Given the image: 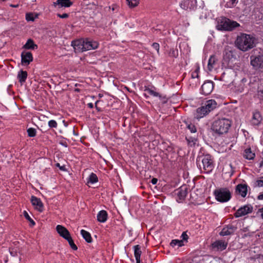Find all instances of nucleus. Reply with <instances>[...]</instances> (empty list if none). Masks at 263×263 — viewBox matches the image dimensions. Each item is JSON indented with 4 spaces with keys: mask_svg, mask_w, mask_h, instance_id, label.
Masks as SVG:
<instances>
[{
    "mask_svg": "<svg viewBox=\"0 0 263 263\" xmlns=\"http://www.w3.org/2000/svg\"><path fill=\"white\" fill-rule=\"evenodd\" d=\"M71 45L76 52H82L98 48L99 43L96 41L86 39L73 41L71 42Z\"/></svg>",
    "mask_w": 263,
    "mask_h": 263,
    "instance_id": "1",
    "label": "nucleus"
},
{
    "mask_svg": "<svg viewBox=\"0 0 263 263\" xmlns=\"http://www.w3.org/2000/svg\"><path fill=\"white\" fill-rule=\"evenodd\" d=\"M235 45L238 49L246 51L253 48L255 45V38L250 34L240 33L237 36Z\"/></svg>",
    "mask_w": 263,
    "mask_h": 263,
    "instance_id": "2",
    "label": "nucleus"
},
{
    "mask_svg": "<svg viewBox=\"0 0 263 263\" xmlns=\"http://www.w3.org/2000/svg\"><path fill=\"white\" fill-rule=\"evenodd\" d=\"M231 124L232 122L230 119L222 118L214 121L212 129L215 133L222 135L228 133Z\"/></svg>",
    "mask_w": 263,
    "mask_h": 263,
    "instance_id": "3",
    "label": "nucleus"
},
{
    "mask_svg": "<svg viewBox=\"0 0 263 263\" xmlns=\"http://www.w3.org/2000/svg\"><path fill=\"white\" fill-rule=\"evenodd\" d=\"M197 165L202 172L211 173L214 167L213 160L209 155L197 159Z\"/></svg>",
    "mask_w": 263,
    "mask_h": 263,
    "instance_id": "4",
    "label": "nucleus"
},
{
    "mask_svg": "<svg viewBox=\"0 0 263 263\" xmlns=\"http://www.w3.org/2000/svg\"><path fill=\"white\" fill-rule=\"evenodd\" d=\"M239 24L236 21L231 20L228 17H219L217 20L216 28L220 31H232Z\"/></svg>",
    "mask_w": 263,
    "mask_h": 263,
    "instance_id": "5",
    "label": "nucleus"
},
{
    "mask_svg": "<svg viewBox=\"0 0 263 263\" xmlns=\"http://www.w3.org/2000/svg\"><path fill=\"white\" fill-rule=\"evenodd\" d=\"M216 200L220 202L228 201L231 197V193L227 188H221L217 189L214 192Z\"/></svg>",
    "mask_w": 263,
    "mask_h": 263,
    "instance_id": "6",
    "label": "nucleus"
},
{
    "mask_svg": "<svg viewBox=\"0 0 263 263\" xmlns=\"http://www.w3.org/2000/svg\"><path fill=\"white\" fill-rule=\"evenodd\" d=\"M180 6L181 8L185 10H194L197 8V0H182Z\"/></svg>",
    "mask_w": 263,
    "mask_h": 263,
    "instance_id": "7",
    "label": "nucleus"
},
{
    "mask_svg": "<svg viewBox=\"0 0 263 263\" xmlns=\"http://www.w3.org/2000/svg\"><path fill=\"white\" fill-rule=\"evenodd\" d=\"M251 65L255 69H263V54L251 57Z\"/></svg>",
    "mask_w": 263,
    "mask_h": 263,
    "instance_id": "8",
    "label": "nucleus"
},
{
    "mask_svg": "<svg viewBox=\"0 0 263 263\" xmlns=\"http://www.w3.org/2000/svg\"><path fill=\"white\" fill-rule=\"evenodd\" d=\"M252 211L253 207L251 205H245L239 208L234 216L236 218L242 217L252 213Z\"/></svg>",
    "mask_w": 263,
    "mask_h": 263,
    "instance_id": "9",
    "label": "nucleus"
},
{
    "mask_svg": "<svg viewBox=\"0 0 263 263\" xmlns=\"http://www.w3.org/2000/svg\"><path fill=\"white\" fill-rule=\"evenodd\" d=\"M176 195V200L178 202H182L187 195V188L186 186H181L175 192Z\"/></svg>",
    "mask_w": 263,
    "mask_h": 263,
    "instance_id": "10",
    "label": "nucleus"
},
{
    "mask_svg": "<svg viewBox=\"0 0 263 263\" xmlns=\"http://www.w3.org/2000/svg\"><path fill=\"white\" fill-rule=\"evenodd\" d=\"M214 84L213 82L211 81H206L201 86V93L204 95H209L212 92Z\"/></svg>",
    "mask_w": 263,
    "mask_h": 263,
    "instance_id": "11",
    "label": "nucleus"
},
{
    "mask_svg": "<svg viewBox=\"0 0 263 263\" xmlns=\"http://www.w3.org/2000/svg\"><path fill=\"white\" fill-rule=\"evenodd\" d=\"M228 246V242L223 240H218L212 244V248L218 251H222L225 250Z\"/></svg>",
    "mask_w": 263,
    "mask_h": 263,
    "instance_id": "12",
    "label": "nucleus"
},
{
    "mask_svg": "<svg viewBox=\"0 0 263 263\" xmlns=\"http://www.w3.org/2000/svg\"><path fill=\"white\" fill-rule=\"evenodd\" d=\"M31 202L35 209L41 212L43 211V203L40 198L34 196H32L31 198Z\"/></svg>",
    "mask_w": 263,
    "mask_h": 263,
    "instance_id": "13",
    "label": "nucleus"
},
{
    "mask_svg": "<svg viewBox=\"0 0 263 263\" xmlns=\"http://www.w3.org/2000/svg\"><path fill=\"white\" fill-rule=\"evenodd\" d=\"M32 54L30 52L23 51L21 54V62L23 65H28L32 61Z\"/></svg>",
    "mask_w": 263,
    "mask_h": 263,
    "instance_id": "14",
    "label": "nucleus"
},
{
    "mask_svg": "<svg viewBox=\"0 0 263 263\" xmlns=\"http://www.w3.org/2000/svg\"><path fill=\"white\" fill-rule=\"evenodd\" d=\"M203 106L209 114L217 107V103L215 100H208L203 104Z\"/></svg>",
    "mask_w": 263,
    "mask_h": 263,
    "instance_id": "15",
    "label": "nucleus"
},
{
    "mask_svg": "<svg viewBox=\"0 0 263 263\" xmlns=\"http://www.w3.org/2000/svg\"><path fill=\"white\" fill-rule=\"evenodd\" d=\"M209 114V112L205 109L203 105H202L201 107H198L194 113V118L199 120L201 118H203Z\"/></svg>",
    "mask_w": 263,
    "mask_h": 263,
    "instance_id": "16",
    "label": "nucleus"
},
{
    "mask_svg": "<svg viewBox=\"0 0 263 263\" xmlns=\"http://www.w3.org/2000/svg\"><path fill=\"white\" fill-rule=\"evenodd\" d=\"M56 230L58 234L65 239L71 236L67 229L61 225H58Z\"/></svg>",
    "mask_w": 263,
    "mask_h": 263,
    "instance_id": "17",
    "label": "nucleus"
},
{
    "mask_svg": "<svg viewBox=\"0 0 263 263\" xmlns=\"http://www.w3.org/2000/svg\"><path fill=\"white\" fill-rule=\"evenodd\" d=\"M73 4L71 0H56L53 2V5L54 7L59 8H68L70 7Z\"/></svg>",
    "mask_w": 263,
    "mask_h": 263,
    "instance_id": "18",
    "label": "nucleus"
},
{
    "mask_svg": "<svg viewBox=\"0 0 263 263\" xmlns=\"http://www.w3.org/2000/svg\"><path fill=\"white\" fill-rule=\"evenodd\" d=\"M236 228L232 225L229 224L226 227H224L220 233L221 236H227L233 234L236 230Z\"/></svg>",
    "mask_w": 263,
    "mask_h": 263,
    "instance_id": "19",
    "label": "nucleus"
},
{
    "mask_svg": "<svg viewBox=\"0 0 263 263\" xmlns=\"http://www.w3.org/2000/svg\"><path fill=\"white\" fill-rule=\"evenodd\" d=\"M248 186L246 184H239L236 186V192L242 197H245L248 192Z\"/></svg>",
    "mask_w": 263,
    "mask_h": 263,
    "instance_id": "20",
    "label": "nucleus"
},
{
    "mask_svg": "<svg viewBox=\"0 0 263 263\" xmlns=\"http://www.w3.org/2000/svg\"><path fill=\"white\" fill-rule=\"evenodd\" d=\"M262 121V117L260 112L258 111H255L253 112L252 119V123L254 125H258Z\"/></svg>",
    "mask_w": 263,
    "mask_h": 263,
    "instance_id": "21",
    "label": "nucleus"
},
{
    "mask_svg": "<svg viewBox=\"0 0 263 263\" xmlns=\"http://www.w3.org/2000/svg\"><path fill=\"white\" fill-rule=\"evenodd\" d=\"M217 61V59L214 55H211L209 59L208 64V69L209 71H211L215 67Z\"/></svg>",
    "mask_w": 263,
    "mask_h": 263,
    "instance_id": "22",
    "label": "nucleus"
},
{
    "mask_svg": "<svg viewBox=\"0 0 263 263\" xmlns=\"http://www.w3.org/2000/svg\"><path fill=\"white\" fill-rule=\"evenodd\" d=\"M107 219V213L106 211L102 210L97 214V220L100 222H105Z\"/></svg>",
    "mask_w": 263,
    "mask_h": 263,
    "instance_id": "23",
    "label": "nucleus"
},
{
    "mask_svg": "<svg viewBox=\"0 0 263 263\" xmlns=\"http://www.w3.org/2000/svg\"><path fill=\"white\" fill-rule=\"evenodd\" d=\"M134 255L136 258V263H140V256L141 254V251L140 247L139 245H136L134 247Z\"/></svg>",
    "mask_w": 263,
    "mask_h": 263,
    "instance_id": "24",
    "label": "nucleus"
},
{
    "mask_svg": "<svg viewBox=\"0 0 263 263\" xmlns=\"http://www.w3.org/2000/svg\"><path fill=\"white\" fill-rule=\"evenodd\" d=\"M243 157L248 160H252L255 157V154L251 151L250 148H247L245 150Z\"/></svg>",
    "mask_w": 263,
    "mask_h": 263,
    "instance_id": "25",
    "label": "nucleus"
},
{
    "mask_svg": "<svg viewBox=\"0 0 263 263\" xmlns=\"http://www.w3.org/2000/svg\"><path fill=\"white\" fill-rule=\"evenodd\" d=\"M27 77V73L25 71L21 70L17 74V78L19 82L22 84L26 81Z\"/></svg>",
    "mask_w": 263,
    "mask_h": 263,
    "instance_id": "26",
    "label": "nucleus"
},
{
    "mask_svg": "<svg viewBox=\"0 0 263 263\" xmlns=\"http://www.w3.org/2000/svg\"><path fill=\"white\" fill-rule=\"evenodd\" d=\"M144 91L149 95L153 96L155 97H159L160 99L161 98V96L159 93L156 91L155 88H145Z\"/></svg>",
    "mask_w": 263,
    "mask_h": 263,
    "instance_id": "27",
    "label": "nucleus"
},
{
    "mask_svg": "<svg viewBox=\"0 0 263 263\" xmlns=\"http://www.w3.org/2000/svg\"><path fill=\"white\" fill-rule=\"evenodd\" d=\"M23 48L26 49H34L37 48V45L35 44L31 39H29L23 46Z\"/></svg>",
    "mask_w": 263,
    "mask_h": 263,
    "instance_id": "28",
    "label": "nucleus"
},
{
    "mask_svg": "<svg viewBox=\"0 0 263 263\" xmlns=\"http://www.w3.org/2000/svg\"><path fill=\"white\" fill-rule=\"evenodd\" d=\"M81 234L82 235L83 238L86 240V242L90 243L92 241L91 235L87 231L82 230L81 231Z\"/></svg>",
    "mask_w": 263,
    "mask_h": 263,
    "instance_id": "29",
    "label": "nucleus"
},
{
    "mask_svg": "<svg viewBox=\"0 0 263 263\" xmlns=\"http://www.w3.org/2000/svg\"><path fill=\"white\" fill-rule=\"evenodd\" d=\"M170 245L172 247L177 246L178 247H181L184 245L183 240L173 239L171 241Z\"/></svg>",
    "mask_w": 263,
    "mask_h": 263,
    "instance_id": "30",
    "label": "nucleus"
},
{
    "mask_svg": "<svg viewBox=\"0 0 263 263\" xmlns=\"http://www.w3.org/2000/svg\"><path fill=\"white\" fill-rule=\"evenodd\" d=\"M226 3L225 7L232 8L238 3V0H223Z\"/></svg>",
    "mask_w": 263,
    "mask_h": 263,
    "instance_id": "31",
    "label": "nucleus"
},
{
    "mask_svg": "<svg viewBox=\"0 0 263 263\" xmlns=\"http://www.w3.org/2000/svg\"><path fill=\"white\" fill-rule=\"evenodd\" d=\"M98 181V177H97V175L93 173H91V174L90 175V176L89 177L88 182L91 184H93L97 182Z\"/></svg>",
    "mask_w": 263,
    "mask_h": 263,
    "instance_id": "32",
    "label": "nucleus"
},
{
    "mask_svg": "<svg viewBox=\"0 0 263 263\" xmlns=\"http://www.w3.org/2000/svg\"><path fill=\"white\" fill-rule=\"evenodd\" d=\"M199 70H200L199 66L198 64H197L195 66V70L192 72L191 76H192V78L195 79V78H197L198 77Z\"/></svg>",
    "mask_w": 263,
    "mask_h": 263,
    "instance_id": "33",
    "label": "nucleus"
},
{
    "mask_svg": "<svg viewBox=\"0 0 263 263\" xmlns=\"http://www.w3.org/2000/svg\"><path fill=\"white\" fill-rule=\"evenodd\" d=\"M27 134L29 137H34L36 136V130L34 128H29L27 129Z\"/></svg>",
    "mask_w": 263,
    "mask_h": 263,
    "instance_id": "34",
    "label": "nucleus"
},
{
    "mask_svg": "<svg viewBox=\"0 0 263 263\" xmlns=\"http://www.w3.org/2000/svg\"><path fill=\"white\" fill-rule=\"evenodd\" d=\"M66 240H67V241L69 243V246L73 250H77L78 249L77 247L74 244L72 238L71 236H70L69 238L66 239Z\"/></svg>",
    "mask_w": 263,
    "mask_h": 263,
    "instance_id": "35",
    "label": "nucleus"
},
{
    "mask_svg": "<svg viewBox=\"0 0 263 263\" xmlns=\"http://www.w3.org/2000/svg\"><path fill=\"white\" fill-rule=\"evenodd\" d=\"M168 55L170 57L176 58L178 55V51L177 49H171L168 52Z\"/></svg>",
    "mask_w": 263,
    "mask_h": 263,
    "instance_id": "36",
    "label": "nucleus"
},
{
    "mask_svg": "<svg viewBox=\"0 0 263 263\" xmlns=\"http://www.w3.org/2000/svg\"><path fill=\"white\" fill-rule=\"evenodd\" d=\"M127 1L129 6L130 7L137 6L139 3V0H127Z\"/></svg>",
    "mask_w": 263,
    "mask_h": 263,
    "instance_id": "37",
    "label": "nucleus"
},
{
    "mask_svg": "<svg viewBox=\"0 0 263 263\" xmlns=\"http://www.w3.org/2000/svg\"><path fill=\"white\" fill-rule=\"evenodd\" d=\"M186 126H187V129L190 130V131L191 133H196L197 129L194 124H193L192 123L187 124Z\"/></svg>",
    "mask_w": 263,
    "mask_h": 263,
    "instance_id": "38",
    "label": "nucleus"
},
{
    "mask_svg": "<svg viewBox=\"0 0 263 263\" xmlns=\"http://www.w3.org/2000/svg\"><path fill=\"white\" fill-rule=\"evenodd\" d=\"M258 97L263 100V85H260L258 88Z\"/></svg>",
    "mask_w": 263,
    "mask_h": 263,
    "instance_id": "39",
    "label": "nucleus"
},
{
    "mask_svg": "<svg viewBox=\"0 0 263 263\" xmlns=\"http://www.w3.org/2000/svg\"><path fill=\"white\" fill-rule=\"evenodd\" d=\"M255 186L263 187V177L257 180L255 183Z\"/></svg>",
    "mask_w": 263,
    "mask_h": 263,
    "instance_id": "40",
    "label": "nucleus"
},
{
    "mask_svg": "<svg viewBox=\"0 0 263 263\" xmlns=\"http://www.w3.org/2000/svg\"><path fill=\"white\" fill-rule=\"evenodd\" d=\"M48 126L51 128H56L57 127V123L54 120H51L48 121Z\"/></svg>",
    "mask_w": 263,
    "mask_h": 263,
    "instance_id": "41",
    "label": "nucleus"
},
{
    "mask_svg": "<svg viewBox=\"0 0 263 263\" xmlns=\"http://www.w3.org/2000/svg\"><path fill=\"white\" fill-rule=\"evenodd\" d=\"M186 140L188 141V143L191 145H193L196 144V142L197 141V139L193 137H189L186 138Z\"/></svg>",
    "mask_w": 263,
    "mask_h": 263,
    "instance_id": "42",
    "label": "nucleus"
},
{
    "mask_svg": "<svg viewBox=\"0 0 263 263\" xmlns=\"http://www.w3.org/2000/svg\"><path fill=\"white\" fill-rule=\"evenodd\" d=\"M181 238H182L181 240H183V242L184 241H187L188 239V236L185 232L182 233V234L181 235Z\"/></svg>",
    "mask_w": 263,
    "mask_h": 263,
    "instance_id": "43",
    "label": "nucleus"
},
{
    "mask_svg": "<svg viewBox=\"0 0 263 263\" xmlns=\"http://www.w3.org/2000/svg\"><path fill=\"white\" fill-rule=\"evenodd\" d=\"M152 47L156 50H157L158 53H159V44L158 43H153V45H152Z\"/></svg>",
    "mask_w": 263,
    "mask_h": 263,
    "instance_id": "44",
    "label": "nucleus"
},
{
    "mask_svg": "<svg viewBox=\"0 0 263 263\" xmlns=\"http://www.w3.org/2000/svg\"><path fill=\"white\" fill-rule=\"evenodd\" d=\"M24 217L28 220V221H30L31 220V218L30 217V216L29 215V214H28V213L26 212V211H24Z\"/></svg>",
    "mask_w": 263,
    "mask_h": 263,
    "instance_id": "45",
    "label": "nucleus"
},
{
    "mask_svg": "<svg viewBox=\"0 0 263 263\" xmlns=\"http://www.w3.org/2000/svg\"><path fill=\"white\" fill-rule=\"evenodd\" d=\"M38 16V15L37 14H35V15H34V16ZM26 17H28V16H34V15H33V14L32 13H27L26 14Z\"/></svg>",
    "mask_w": 263,
    "mask_h": 263,
    "instance_id": "46",
    "label": "nucleus"
},
{
    "mask_svg": "<svg viewBox=\"0 0 263 263\" xmlns=\"http://www.w3.org/2000/svg\"><path fill=\"white\" fill-rule=\"evenodd\" d=\"M35 17H26L27 22H33Z\"/></svg>",
    "mask_w": 263,
    "mask_h": 263,
    "instance_id": "47",
    "label": "nucleus"
},
{
    "mask_svg": "<svg viewBox=\"0 0 263 263\" xmlns=\"http://www.w3.org/2000/svg\"><path fill=\"white\" fill-rule=\"evenodd\" d=\"M158 180L156 178H153L151 180V182L153 184H156L157 183Z\"/></svg>",
    "mask_w": 263,
    "mask_h": 263,
    "instance_id": "48",
    "label": "nucleus"
},
{
    "mask_svg": "<svg viewBox=\"0 0 263 263\" xmlns=\"http://www.w3.org/2000/svg\"><path fill=\"white\" fill-rule=\"evenodd\" d=\"M258 212L259 213H260V216H261V218L263 219V208L261 209H260L258 210Z\"/></svg>",
    "mask_w": 263,
    "mask_h": 263,
    "instance_id": "49",
    "label": "nucleus"
},
{
    "mask_svg": "<svg viewBox=\"0 0 263 263\" xmlns=\"http://www.w3.org/2000/svg\"><path fill=\"white\" fill-rule=\"evenodd\" d=\"M257 198L259 200H263V193L259 195Z\"/></svg>",
    "mask_w": 263,
    "mask_h": 263,
    "instance_id": "50",
    "label": "nucleus"
},
{
    "mask_svg": "<svg viewBox=\"0 0 263 263\" xmlns=\"http://www.w3.org/2000/svg\"><path fill=\"white\" fill-rule=\"evenodd\" d=\"M10 254L11 255V256H15V255H16V252L10 251Z\"/></svg>",
    "mask_w": 263,
    "mask_h": 263,
    "instance_id": "51",
    "label": "nucleus"
},
{
    "mask_svg": "<svg viewBox=\"0 0 263 263\" xmlns=\"http://www.w3.org/2000/svg\"><path fill=\"white\" fill-rule=\"evenodd\" d=\"M87 105L90 108H92L93 107V104L92 103H88Z\"/></svg>",
    "mask_w": 263,
    "mask_h": 263,
    "instance_id": "52",
    "label": "nucleus"
},
{
    "mask_svg": "<svg viewBox=\"0 0 263 263\" xmlns=\"http://www.w3.org/2000/svg\"><path fill=\"white\" fill-rule=\"evenodd\" d=\"M58 16H64V17H66V16H68V14L67 13H63L62 15L58 14Z\"/></svg>",
    "mask_w": 263,
    "mask_h": 263,
    "instance_id": "53",
    "label": "nucleus"
},
{
    "mask_svg": "<svg viewBox=\"0 0 263 263\" xmlns=\"http://www.w3.org/2000/svg\"><path fill=\"white\" fill-rule=\"evenodd\" d=\"M30 223H31L32 226L35 225V222L31 219V220L29 221Z\"/></svg>",
    "mask_w": 263,
    "mask_h": 263,
    "instance_id": "54",
    "label": "nucleus"
},
{
    "mask_svg": "<svg viewBox=\"0 0 263 263\" xmlns=\"http://www.w3.org/2000/svg\"><path fill=\"white\" fill-rule=\"evenodd\" d=\"M10 6L12 7H14V8H16V7H17L18 6V5H10Z\"/></svg>",
    "mask_w": 263,
    "mask_h": 263,
    "instance_id": "55",
    "label": "nucleus"
},
{
    "mask_svg": "<svg viewBox=\"0 0 263 263\" xmlns=\"http://www.w3.org/2000/svg\"><path fill=\"white\" fill-rule=\"evenodd\" d=\"M117 8L116 6H113L112 8V11L115 10V8Z\"/></svg>",
    "mask_w": 263,
    "mask_h": 263,
    "instance_id": "56",
    "label": "nucleus"
},
{
    "mask_svg": "<svg viewBox=\"0 0 263 263\" xmlns=\"http://www.w3.org/2000/svg\"><path fill=\"white\" fill-rule=\"evenodd\" d=\"M99 102V101H97L96 102H95V105L96 106H97V104Z\"/></svg>",
    "mask_w": 263,
    "mask_h": 263,
    "instance_id": "57",
    "label": "nucleus"
},
{
    "mask_svg": "<svg viewBox=\"0 0 263 263\" xmlns=\"http://www.w3.org/2000/svg\"><path fill=\"white\" fill-rule=\"evenodd\" d=\"M96 108L98 110H100V109L97 107V106H96Z\"/></svg>",
    "mask_w": 263,
    "mask_h": 263,
    "instance_id": "58",
    "label": "nucleus"
},
{
    "mask_svg": "<svg viewBox=\"0 0 263 263\" xmlns=\"http://www.w3.org/2000/svg\"><path fill=\"white\" fill-rule=\"evenodd\" d=\"M263 165V162L261 163L260 164V166L261 167Z\"/></svg>",
    "mask_w": 263,
    "mask_h": 263,
    "instance_id": "59",
    "label": "nucleus"
},
{
    "mask_svg": "<svg viewBox=\"0 0 263 263\" xmlns=\"http://www.w3.org/2000/svg\"><path fill=\"white\" fill-rule=\"evenodd\" d=\"M60 164L59 163L57 164V166H59Z\"/></svg>",
    "mask_w": 263,
    "mask_h": 263,
    "instance_id": "60",
    "label": "nucleus"
},
{
    "mask_svg": "<svg viewBox=\"0 0 263 263\" xmlns=\"http://www.w3.org/2000/svg\"><path fill=\"white\" fill-rule=\"evenodd\" d=\"M60 169H61V170H62V169H63V167H60Z\"/></svg>",
    "mask_w": 263,
    "mask_h": 263,
    "instance_id": "61",
    "label": "nucleus"
}]
</instances>
